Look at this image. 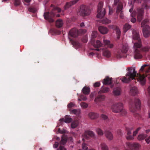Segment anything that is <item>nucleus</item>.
Masks as SVG:
<instances>
[{
    "mask_svg": "<svg viewBox=\"0 0 150 150\" xmlns=\"http://www.w3.org/2000/svg\"><path fill=\"white\" fill-rule=\"evenodd\" d=\"M28 10L30 12L33 13L37 11L36 9L34 7L29 8L28 9Z\"/></svg>",
    "mask_w": 150,
    "mask_h": 150,
    "instance_id": "obj_48",
    "label": "nucleus"
},
{
    "mask_svg": "<svg viewBox=\"0 0 150 150\" xmlns=\"http://www.w3.org/2000/svg\"><path fill=\"white\" fill-rule=\"evenodd\" d=\"M50 7L52 8L51 12H45L43 16L45 20H47L50 22H53L54 21L53 18L54 16L55 13L57 12L60 13L61 11V9L60 8L54 6L52 4L51 5Z\"/></svg>",
    "mask_w": 150,
    "mask_h": 150,
    "instance_id": "obj_4",
    "label": "nucleus"
},
{
    "mask_svg": "<svg viewBox=\"0 0 150 150\" xmlns=\"http://www.w3.org/2000/svg\"><path fill=\"white\" fill-rule=\"evenodd\" d=\"M147 66L146 65H144L143 66H142L141 68V69H140V71H142L144 68Z\"/></svg>",
    "mask_w": 150,
    "mask_h": 150,
    "instance_id": "obj_55",
    "label": "nucleus"
},
{
    "mask_svg": "<svg viewBox=\"0 0 150 150\" xmlns=\"http://www.w3.org/2000/svg\"><path fill=\"white\" fill-rule=\"evenodd\" d=\"M94 54V53L93 52H91L89 54V56H90V55L93 56Z\"/></svg>",
    "mask_w": 150,
    "mask_h": 150,
    "instance_id": "obj_60",
    "label": "nucleus"
},
{
    "mask_svg": "<svg viewBox=\"0 0 150 150\" xmlns=\"http://www.w3.org/2000/svg\"><path fill=\"white\" fill-rule=\"evenodd\" d=\"M67 141L66 137L64 136H62L61 138V140L60 142V144L61 145H64L65 144ZM57 150H67L64 146L60 145L59 148L57 149Z\"/></svg>",
    "mask_w": 150,
    "mask_h": 150,
    "instance_id": "obj_14",
    "label": "nucleus"
},
{
    "mask_svg": "<svg viewBox=\"0 0 150 150\" xmlns=\"http://www.w3.org/2000/svg\"><path fill=\"white\" fill-rule=\"evenodd\" d=\"M150 132V129H148L146 130V133H149Z\"/></svg>",
    "mask_w": 150,
    "mask_h": 150,
    "instance_id": "obj_62",
    "label": "nucleus"
},
{
    "mask_svg": "<svg viewBox=\"0 0 150 150\" xmlns=\"http://www.w3.org/2000/svg\"><path fill=\"white\" fill-rule=\"evenodd\" d=\"M109 14L110 15H111L113 11H112V9H110V6H109Z\"/></svg>",
    "mask_w": 150,
    "mask_h": 150,
    "instance_id": "obj_58",
    "label": "nucleus"
},
{
    "mask_svg": "<svg viewBox=\"0 0 150 150\" xmlns=\"http://www.w3.org/2000/svg\"><path fill=\"white\" fill-rule=\"evenodd\" d=\"M150 47L149 46H146L143 47L142 48V50L145 52H147L149 51L150 49Z\"/></svg>",
    "mask_w": 150,
    "mask_h": 150,
    "instance_id": "obj_46",
    "label": "nucleus"
},
{
    "mask_svg": "<svg viewBox=\"0 0 150 150\" xmlns=\"http://www.w3.org/2000/svg\"><path fill=\"white\" fill-rule=\"evenodd\" d=\"M128 46L127 44L123 45L121 51L124 53H126L128 50Z\"/></svg>",
    "mask_w": 150,
    "mask_h": 150,
    "instance_id": "obj_32",
    "label": "nucleus"
},
{
    "mask_svg": "<svg viewBox=\"0 0 150 150\" xmlns=\"http://www.w3.org/2000/svg\"><path fill=\"white\" fill-rule=\"evenodd\" d=\"M58 132L61 133H65V132L64 130H61L59 128L58 129Z\"/></svg>",
    "mask_w": 150,
    "mask_h": 150,
    "instance_id": "obj_56",
    "label": "nucleus"
},
{
    "mask_svg": "<svg viewBox=\"0 0 150 150\" xmlns=\"http://www.w3.org/2000/svg\"><path fill=\"white\" fill-rule=\"evenodd\" d=\"M146 137V134H140L138 136L137 139L139 140L144 139Z\"/></svg>",
    "mask_w": 150,
    "mask_h": 150,
    "instance_id": "obj_40",
    "label": "nucleus"
},
{
    "mask_svg": "<svg viewBox=\"0 0 150 150\" xmlns=\"http://www.w3.org/2000/svg\"><path fill=\"white\" fill-rule=\"evenodd\" d=\"M133 129V127H126V129L127 132V134L128 136H126V138L127 140H132L134 139L133 136L131 135V132Z\"/></svg>",
    "mask_w": 150,
    "mask_h": 150,
    "instance_id": "obj_16",
    "label": "nucleus"
},
{
    "mask_svg": "<svg viewBox=\"0 0 150 150\" xmlns=\"http://www.w3.org/2000/svg\"><path fill=\"white\" fill-rule=\"evenodd\" d=\"M87 99V98L86 96L83 95H81L80 98L78 99V100L81 101L83 100H86Z\"/></svg>",
    "mask_w": 150,
    "mask_h": 150,
    "instance_id": "obj_45",
    "label": "nucleus"
},
{
    "mask_svg": "<svg viewBox=\"0 0 150 150\" xmlns=\"http://www.w3.org/2000/svg\"><path fill=\"white\" fill-rule=\"evenodd\" d=\"M131 26L128 23L126 24L124 26L123 29L124 32L125 33L128 30L130 29Z\"/></svg>",
    "mask_w": 150,
    "mask_h": 150,
    "instance_id": "obj_36",
    "label": "nucleus"
},
{
    "mask_svg": "<svg viewBox=\"0 0 150 150\" xmlns=\"http://www.w3.org/2000/svg\"><path fill=\"white\" fill-rule=\"evenodd\" d=\"M80 26L82 27L84 26V24L83 23H82L80 24Z\"/></svg>",
    "mask_w": 150,
    "mask_h": 150,
    "instance_id": "obj_61",
    "label": "nucleus"
},
{
    "mask_svg": "<svg viewBox=\"0 0 150 150\" xmlns=\"http://www.w3.org/2000/svg\"><path fill=\"white\" fill-rule=\"evenodd\" d=\"M143 8L146 9L150 8V6L148 5L146 3L143 4L142 7L137 9V11H134L132 13L131 16L132 18L131 19V21L133 23H135L136 21L135 18H134L136 15H137L138 21L139 22L141 21L143 18V14L144 13Z\"/></svg>",
    "mask_w": 150,
    "mask_h": 150,
    "instance_id": "obj_3",
    "label": "nucleus"
},
{
    "mask_svg": "<svg viewBox=\"0 0 150 150\" xmlns=\"http://www.w3.org/2000/svg\"><path fill=\"white\" fill-rule=\"evenodd\" d=\"M100 146L102 150H108V148L106 145L104 143H101Z\"/></svg>",
    "mask_w": 150,
    "mask_h": 150,
    "instance_id": "obj_37",
    "label": "nucleus"
},
{
    "mask_svg": "<svg viewBox=\"0 0 150 150\" xmlns=\"http://www.w3.org/2000/svg\"><path fill=\"white\" fill-rule=\"evenodd\" d=\"M109 90L110 89L109 88L104 87L103 86L101 88L100 90L98 92V94L107 93L109 91Z\"/></svg>",
    "mask_w": 150,
    "mask_h": 150,
    "instance_id": "obj_28",
    "label": "nucleus"
},
{
    "mask_svg": "<svg viewBox=\"0 0 150 150\" xmlns=\"http://www.w3.org/2000/svg\"><path fill=\"white\" fill-rule=\"evenodd\" d=\"M129 103L130 110L131 112H134L137 110H139L140 108V101L138 99L135 98L134 100H131Z\"/></svg>",
    "mask_w": 150,
    "mask_h": 150,
    "instance_id": "obj_7",
    "label": "nucleus"
},
{
    "mask_svg": "<svg viewBox=\"0 0 150 150\" xmlns=\"http://www.w3.org/2000/svg\"><path fill=\"white\" fill-rule=\"evenodd\" d=\"M138 93V91L137 87L134 86L132 87L130 90L131 94L133 96L136 95Z\"/></svg>",
    "mask_w": 150,
    "mask_h": 150,
    "instance_id": "obj_24",
    "label": "nucleus"
},
{
    "mask_svg": "<svg viewBox=\"0 0 150 150\" xmlns=\"http://www.w3.org/2000/svg\"><path fill=\"white\" fill-rule=\"evenodd\" d=\"M115 30L117 36V38L118 39L120 38L121 33L120 29L117 26H116L115 27Z\"/></svg>",
    "mask_w": 150,
    "mask_h": 150,
    "instance_id": "obj_31",
    "label": "nucleus"
},
{
    "mask_svg": "<svg viewBox=\"0 0 150 150\" xmlns=\"http://www.w3.org/2000/svg\"><path fill=\"white\" fill-rule=\"evenodd\" d=\"M63 22L62 20L58 19L56 22V26L58 28H61L63 25Z\"/></svg>",
    "mask_w": 150,
    "mask_h": 150,
    "instance_id": "obj_30",
    "label": "nucleus"
},
{
    "mask_svg": "<svg viewBox=\"0 0 150 150\" xmlns=\"http://www.w3.org/2000/svg\"><path fill=\"white\" fill-rule=\"evenodd\" d=\"M134 115L135 116L137 117V118L138 119H140L141 118V116L140 115H139V114L138 113H134Z\"/></svg>",
    "mask_w": 150,
    "mask_h": 150,
    "instance_id": "obj_52",
    "label": "nucleus"
},
{
    "mask_svg": "<svg viewBox=\"0 0 150 150\" xmlns=\"http://www.w3.org/2000/svg\"><path fill=\"white\" fill-rule=\"evenodd\" d=\"M114 6H116V13L118 15L120 12V17L121 19H123L124 17L122 9L123 5L120 0H114L113 4Z\"/></svg>",
    "mask_w": 150,
    "mask_h": 150,
    "instance_id": "obj_8",
    "label": "nucleus"
},
{
    "mask_svg": "<svg viewBox=\"0 0 150 150\" xmlns=\"http://www.w3.org/2000/svg\"><path fill=\"white\" fill-rule=\"evenodd\" d=\"M94 134L93 132L91 131H86L85 133L82 135V140L83 141H85L86 140L88 139H90V137H93Z\"/></svg>",
    "mask_w": 150,
    "mask_h": 150,
    "instance_id": "obj_12",
    "label": "nucleus"
},
{
    "mask_svg": "<svg viewBox=\"0 0 150 150\" xmlns=\"http://www.w3.org/2000/svg\"><path fill=\"white\" fill-rule=\"evenodd\" d=\"M149 21V20L146 19L144 20L141 23V26L143 27V33L144 36L148 37L150 35V27L146 24Z\"/></svg>",
    "mask_w": 150,
    "mask_h": 150,
    "instance_id": "obj_9",
    "label": "nucleus"
},
{
    "mask_svg": "<svg viewBox=\"0 0 150 150\" xmlns=\"http://www.w3.org/2000/svg\"><path fill=\"white\" fill-rule=\"evenodd\" d=\"M145 140L147 144H149L150 142V136L146 138L145 139Z\"/></svg>",
    "mask_w": 150,
    "mask_h": 150,
    "instance_id": "obj_53",
    "label": "nucleus"
},
{
    "mask_svg": "<svg viewBox=\"0 0 150 150\" xmlns=\"http://www.w3.org/2000/svg\"><path fill=\"white\" fill-rule=\"evenodd\" d=\"M128 72L126 74L125 76L121 78L122 81L125 83L129 82L132 80L137 77V81H139L142 85H144L146 82L145 77L144 75H142L140 74L137 73L135 68L131 67L128 68Z\"/></svg>",
    "mask_w": 150,
    "mask_h": 150,
    "instance_id": "obj_1",
    "label": "nucleus"
},
{
    "mask_svg": "<svg viewBox=\"0 0 150 150\" xmlns=\"http://www.w3.org/2000/svg\"><path fill=\"white\" fill-rule=\"evenodd\" d=\"M91 42L95 47L97 48L95 49V50L97 51H98L100 50L98 48L103 46V45L99 40L96 41V42L95 41V40H94L92 41Z\"/></svg>",
    "mask_w": 150,
    "mask_h": 150,
    "instance_id": "obj_15",
    "label": "nucleus"
},
{
    "mask_svg": "<svg viewBox=\"0 0 150 150\" xmlns=\"http://www.w3.org/2000/svg\"><path fill=\"white\" fill-rule=\"evenodd\" d=\"M78 13L81 16H87L90 14V10L87 6L82 4L81 5L80 7Z\"/></svg>",
    "mask_w": 150,
    "mask_h": 150,
    "instance_id": "obj_10",
    "label": "nucleus"
},
{
    "mask_svg": "<svg viewBox=\"0 0 150 150\" xmlns=\"http://www.w3.org/2000/svg\"><path fill=\"white\" fill-rule=\"evenodd\" d=\"M105 135L107 138L110 140H111L113 138L112 133L109 131L106 130L105 132Z\"/></svg>",
    "mask_w": 150,
    "mask_h": 150,
    "instance_id": "obj_25",
    "label": "nucleus"
},
{
    "mask_svg": "<svg viewBox=\"0 0 150 150\" xmlns=\"http://www.w3.org/2000/svg\"><path fill=\"white\" fill-rule=\"evenodd\" d=\"M96 131L99 135L101 136L103 134V132L102 130L100 128H98Z\"/></svg>",
    "mask_w": 150,
    "mask_h": 150,
    "instance_id": "obj_44",
    "label": "nucleus"
},
{
    "mask_svg": "<svg viewBox=\"0 0 150 150\" xmlns=\"http://www.w3.org/2000/svg\"><path fill=\"white\" fill-rule=\"evenodd\" d=\"M76 107V105L75 103L73 102H70L68 103L67 105L68 108L69 109V110H71V108H75Z\"/></svg>",
    "mask_w": 150,
    "mask_h": 150,
    "instance_id": "obj_34",
    "label": "nucleus"
},
{
    "mask_svg": "<svg viewBox=\"0 0 150 150\" xmlns=\"http://www.w3.org/2000/svg\"><path fill=\"white\" fill-rule=\"evenodd\" d=\"M88 117L91 119H94L97 118L99 116L98 114L93 112H90L88 114Z\"/></svg>",
    "mask_w": 150,
    "mask_h": 150,
    "instance_id": "obj_21",
    "label": "nucleus"
},
{
    "mask_svg": "<svg viewBox=\"0 0 150 150\" xmlns=\"http://www.w3.org/2000/svg\"><path fill=\"white\" fill-rule=\"evenodd\" d=\"M112 79L108 77H106L103 82L104 85H108L112 83Z\"/></svg>",
    "mask_w": 150,
    "mask_h": 150,
    "instance_id": "obj_23",
    "label": "nucleus"
},
{
    "mask_svg": "<svg viewBox=\"0 0 150 150\" xmlns=\"http://www.w3.org/2000/svg\"><path fill=\"white\" fill-rule=\"evenodd\" d=\"M111 108L113 112L115 113L120 112L122 116L125 115L127 114L126 111L123 108V104L121 103L114 104L112 106Z\"/></svg>",
    "mask_w": 150,
    "mask_h": 150,
    "instance_id": "obj_6",
    "label": "nucleus"
},
{
    "mask_svg": "<svg viewBox=\"0 0 150 150\" xmlns=\"http://www.w3.org/2000/svg\"><path fill=\"white\" fill-rule=\"evenodd\" d=\"M79 122L78 120H75L73 121L71 124V127L72 128H75L77 127L79 125Z\"/></svg>",
    "mask_w": 150,
    "mask_h": 150,
    "instance_id": "obj_29",
    "label": "nucleus"
},
{
    "mask_svg": "<svg viewBox=\"0 0 150 150\" xmlns=\"http://www.w3.org/2000/svg\"><path fill=\"white\" fill-rule=\"evenodd\" d=\"M59 143L57 142H55L54 144L53 145V147L54 148H56L59 145Z\"/></svg>",
    "mask_w": 150,
    "mask_h": 150,
    "instance_id": "obj_54",
    "label": "nucleus"
},
{
    "mask_svg": "<svg viewBox=\"0 0 150 150\" xmlns=\"http://www.w3.org/2000/svg\"><path fill=\"white\" fill-rule=\"evenodd\" d=\"M123 53L122 51H118L116 55V57L117 59H120L124 57Z\"/></svg>",
    "mask_w": 150,
    "mask_h": 150,
    "instance_id": "obj_38",
    "label": "nucleus"
},
{
    "mask_svg": "<svg viewBox=\"0 0 150 150\" xmlns=\"http://www.w3.org/2000/svg\"><path fill=\"white\" fill-rule=\"evenodd\" d=\"M72 120V119L70 117V116L66 115L65 117V118H62L59 120L60 122H64L66 123L71 122Z\"/></svg>",
    "mask_w": 150,
    "mask_h": 150,
    "instance_id": "obj_18",
    "label": "nucleus"
},
{
    "mask_svg": "<svg viewBox=\"0 0 150 150\" xmlns=\"http://www.w3.org/2000/svg\"><path fill=\"white\" fill-rule=\"evenodd\" d=\"M141 128L140 127H139L134 132L133 134V137L135 136L136 134H137L139 130L141 129Z\"/></svg>",
    "mask_w": 150,
    "mask_h": 150,
    "instance_id": "obj_49",
    "label": "nucleus"
},
{
    "mask_svg": "<svg viewBox=\"0 0 150 150\" xmlns=\"http://www.w3.org/2000/svg\"><path fill=\"white\" fill-rule=\"evenodd\" d=\"M82 91L83 94L86 95H88L90 92V88H89L85 86L83 88Z\"/></svg>",
    "mask_w": 150,
    "mask_h": 150,
    "instance_id": "obj_27",
    "label": "nucleus"
},
{
    "mask_svg": "<svg viewBox=\"0 0 150 150\" xmlns=\"http://www.w3.org/2000/svg\"><path fill=\"white\" fill-rule=\"evenodd\" d=\"M82 147L83 149L87 150L88 149V147L86 144L85 143H83L82 145Z\"/></svg>",
    "mask_w": 150,
    "mask_h": 150,
    "instance_id": "obj_51",
    "label": "nucleus"
},
{
    "mask_svg": "<svg viewBox=\"0 0 150 150\" xmlns=\"http://www.w3.org/2000/svg\"><path fill=\"white\" fill-rule=\"evenodd\" d=\"M97 34V32L96 31H94L92 32L91 35V42L94 40V39L96 37Z\"/></svg>",
    "mask_w": 150,
    "mask_h": 150,
    "instance_id": "obj_35",
    "label": "nucleus"
},
{
    "mask_svg": "<svg viewBox=\"0 0 150 150\" xmlns=\"http://www.w3.org/2000/svg\"><path fill=\"white\" fill-rule=\"evenodd\" d=\"M101 117L103 120L107 122H108L109 120L108 117L105 114H102L101 115Z\"/></svg>",
    "mask_w": 150,
    "mask_h": 150,
    "instance_id": "obj_41",
    "label": "nucleus"
},
{
    "mask_svg": "<svg viewBox=\"0 0 150 150\" xmlns=\"http://www.w3.org/2000/svg\"><path fill=\"white\" fill-rule=\"evenodd\" d=\"M103 3L102 2H100L98 5L97 17L98 18H103L105 14V9H102L103 6Z\"/></svg>",
    "mask_w": 150,
    "mask_h": 150,
    "instance_id": "obj_11",
    "label": "nucleus"
},
{
    "mask_svg": "<svg viewBox=\"0 0 150 150\" xmlns=\"http://www.w3.org/2000/svg\"><path fill=\"white\" fill-rule=\"evenodd\" d=\"M117 133L120 136H121L122 135V131L120 130H118L117 131Z\"/></svg>",
    "mask_w": 150,
    "mask_h": 150,
    "instance_id": "obj_57",
    "label": "nucleus"
},
{
    "mask_svg": "<svg viewBox=\"0 0 150 150\" xmlns=\"http://www.w3.org/2000/svg\"><path fill=\"white\" fill-rule=\"evenodd\" d=\"M21 1L20 0H14V5L15 6H18L20 5Z\"/></svg>",
    "mask_w": 150,
    "mask_h": 150,
    "instance_id": "obj_43",
    "label": "nucleus"
},
{
    "mask_svg": "<svg viewBox=\"0 0 150 150\" xmlns=\"http://www.w3.org/2000/svg\"><path fill=\"white\" fill-rule=\"evenodd\" d=\"M100 22L103 24H108L111 22V21L110 20L105 18L101 20Z\"/></svg>",
    "mask_w": 150,
    "mask_h": 150,
    "instance_id": "obj_39",
    "label": "nucleus"
},
{
    "mask_svg": "<svg viewBox=\"0 0 150 150\" xmlns=\"http://www.w3.org/2000/svg\"><path fill=\"white\" fill-rule=\"evenodd\" d=\"M126 144L129 148L132 150H136L138 149L139 146L138 143H131L127 142Z\"/></svg>",
    "mask_w": 150,
    "mask_h": 150,
    "instance_id": "obj_13",
    "label": "nucleus"
},
{
    "mask_svg": "<svg viewBox=\"0 0 150 150\" xmlns=\"http://www.w3.org/2000/svg\"><path fill=\"white\" fill-rule=\"evenodd\" d=\"M105 97L104 95L100 94L96 98L94 101L96 102H97L103 101L105 99Z\"/></svg>",
    "mask_w": 150,
    "mask_h": 150,
    "instance_id": "obj_19",
    "label": "nucleus"
},
{
    "mask_svg": "<svg viewBox=\"0 0 150 150\" xmlns=\"http://www.w3.org/2000/svg\"><path fill=\"white\" fill-rule=\"evenodd\" d=\"M103 43L105 47L112 48L113 47V45L111 44L110 41L108 40H104Z\"/></svg>",
    "mask_w": 150,
    "mask_h": 150,
    "instance_id": "obj_22",
    "label": "nucleus"
},
{
    "mask_svg": "<svg viewBox=\"0 0 150 150\" xmlns=\"http://www.w3.org/2000/svg\"><path fill=\"white\" fill-rule=\"evenodd\" d=\"M103 55L104 56L108 58L110 57L111 53L109 51L105 50L103 52Z\"/></svg>",
    "mask_w": 150,
    "mask_h": 150,
    "instance_id": "obj_33",
    "label": "nucleus"
},
{
    "mask_svg": "<svg viewBox=\"0 0 150 150\" xmlns=\"http://www.w3.org/2000/svg\"><path fill=\"white\" fill-rule=\"evenodd\" d=\"M79 0H74L72 1L69 2H66L64 6V9L65 10L69 8L75 4Z\"/></svg>",
    "mask_w": 150,
    "mask_h": 150,
    "instance_id": "obj_17",
    "label": "nucleus"
},
{
    "mask_svg": "<svg viewBox=\"0 0 150 150\" xmlns=\"http://www.w3.org/2000/svg\"><path fill=\"white\" fill-rule=\"evenodd\" d=\"M24 1L27 3H29L31 1V0H24Z\"/></svg>",
    "mask_w": 150,
    "mask_h": 150,
    "instance_id": "obj_63",
    "label": "nucleus"
},
{
    "mask_svg": "<svg viewBox=\"0 0 150 150\" xmlns=\"http://www.w3.org/2000/svg\"><path fill=\"white\" fill-rule=\"evenodd\" d=\"M78 35V30L76 28H74L71 29L69 33V39L72 45L73 46L76 47H80L81 45L79 42L74 40L70 37L75 38L77 37Z\"/></svg>",
    "mask_w": 150,
    "mask_h": 150,
    "instance_id": "obj_5",
    "label": "nucleus"
},
{
    "mask_svg": "<svg viewBox=\"0 0 150 150\" xmlns=\"http://www.w3.org/2000/svg\"><path fill=\"white\" fill-rule=\"evenodd\" d=\"M121 90V88L120 87L116 88L114 89L113 93L115 96H119L120 94Z\"/></svg>",
    "mask_w": 150,
    "mask_h": 150,
    "instance_id": "obj_26",
    "label": "nucleus"
},
{
    "mask_svg": "<svg viewBox=\"0 0 150 150\" xmlns=\"http://www.w3.org/2000/svg\"><path fill=\"white\" fill-rule=\"evenodd\" d=\"M133 10V8H131V9H129V12H132V11Z\"/></svg>",
    "mask_w": 150,
    "mask_h": 150,
    "instance_id": "obj_64",
    "label": "nucleus"
},
{
    "mask_svg": "<svg viewBox=\"0 0 150 150\" xmlns=\"http://www.w3.org/2000/svg\"><path fill=\"white\" fill-rule=\"evenodd\" d=\"M100 82H96L93 84V86L94 87H98L100 86Z\"/></svg>",
    "mask_w": 150,
    "mask_h": 150,
    "instance_id": "obj_50",
    "label": "nucleus"
},
{
    "mask_svg": "<svg viewBox=\"0 0 150 150\" xmlns=\"http://www.w3.org/2000/svg\"><path fill=\"white\" fill-rule=\"evenodd\" d=\"M71 112L75 115H79L80 114V110L79 109H73L71 110Z\"/></svg>",
    "mask_w": 150,
    "mask_h": 150,
    "instance_id": "obj_42",
    "label": "nucleus"
},
{
    "mask_svg": "<svg viewBox=\"0 0 150 150\" xmlns=\"http://www.w3.org/2000/svg\"><path fill=\"white\" fill-rule=\"evenodd\" d=\"M133 39L136 40L137 42L134 43V47L135 49L134 52V58L135 59H139L142 57L141 51L137 48H140L142 46L141 40L139 37V33L137 31L134 30L132 31Z\"/></svg>",
    "mask_w": 150,
    "mask_h": 150,
    "instance_id": "obj_2",
    "label": "nucleus"
},
{
    "mask_svg": "<svg viewBox=\"0 0 150 150\" xmlns=\"http://www.w3.org/2000/svg\"><path fill=\"white\" fill-rule=\"evenodd\" d=\"M80 105L83 108H86L88 106V104L84 102H81Z\"/></svg>",
    "mask_w": 150,
    "mask_h": 150,
    "instance_id": "obj_47",
    "label": "nucleus"
},
{
    "mask_svg": "<svg viewBox=\"0 0 150 150\" xmlns=\"http://www.w3.org/2000/svg\"><path fill=\"white\" fill-rule=\"evenodd\" d=\"M98 30L99 32L102 34L107 33L108 32V29L105 27L103 26H100L98 27Z\"/></svg>",
    "mask_w": 150,
    "mask_h": 150,
    "instance_id": "obj_20",
    "label": "nucleus"
},
{
    "mask_svg": "<svg viewBox=\"0 0 150 150\" xmlns=\"http://www.w3.org/2000/svg\"><path fill=\"white\" fill-rule=\"evenodd\" d=\"M147 91H148V92L149 94V95H150V86H149L147 89Z\"/></svg>",
    "mask_w": 150,
    "mask_h": 150,
    "instance_id": "obj_59",
    "label": "nucleus"
}]
</instances>
